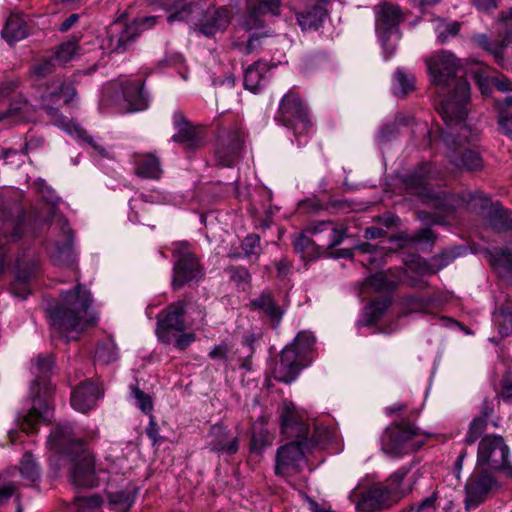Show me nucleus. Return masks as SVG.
Here are the masks:
<instances>
[{
  "mask_svg": "<svg viewBox=\"0 0 512 512\" xmlns=\"http://www.w3.org/2000/svg\"><path fill=\"white\" fill-rule=\"evenodd\" d=\"M426 66L439 97L436 109L446 126L441 137L449 148L461 146L468 141L470 133L465 124L470 84L466 78L458 76L460 60L450 51L442 50L427 58Z\"/></svg>",
  "mask_w": 512,
  "mask_h": 512,
  "instance_id": "nucleus-1",
  "label": "nucleus"
},
{
  "mask_svg": "<svg viewBox=\"0 0 512 512\" xmlns=\"http://www.w3.org/2000/svg\"><path fill=\"white\" fill-rule=\"evenodd\" d=\"M49 444L57 453L67 455L72 462L71 480L74 485L93 488L98 486L94 458L86 444L75 438L72 424H56L50 435Z\"/></svg>",
  "mask_w": 512,
  "mask_h": 512,
  "instance_id": "nucleus-2",
  "label": "nucleus"
},
{
  "mask_svg": "<svg viewBox=\"0 0 512 512\" xmlns=\"http://www.w3.org/2000/svg\"><path fill=\"white\" fill-rule=\"evenodd\" d=\"M54 364L52 354H39L31 362V373L35 376L29 391L32 405L17 418L20 429L26 433H35L39 424L49 417V397L53 392L50 375Z\"/></svg>",
  "mask_w": 512,
  "mask_h": 512,
  "instance_id": "nucleus-3",
  "label": "nucleus"
},
{
  "mask_svg": "<svg viewBox=\"0 0 512 512\" xmlns=\"http://www.w3.org/2000/svg\"><path fill=\"white\" fill-rule=\"evenodd\" d=\"M61 301L47 309L51 326L67 342L76 340L78 335L90 325L84 319L92 304L90 291L78 284L60 294Z\"/></svg>",
  "mask_w": 512,
  "mask_h": 512,
  "instance_id": "nucleus-4",
  "label": "nucleus"
},
{
  "mask_svg": "<svg viewBox=\"0 0 512 512\" xmlns=\"http://www.w3.org/2000/svg\"><path fill=\"white\" fill-rule=\"evenodd\" d=\"M315 337L312 333L302 331L293 342L287 345L280 354V360L275 363L272 375L275 380L290 384L300 371L308 366L315 357Z\"/></svg>",
  "mask_w": 512,
  "mask_h": 512,
  "instance_id": "nucleus-5",
  "label": "nucleus"
},
{
  "mask_svg": "<svg viewBox=\"0 0 512 512\" xmlns=\"http://www.w3.org/2000/svg\"><path fill=\"white\" fill-rule=\"evenodd\" d=\"M35 184L42 198L51 205L50 218L53 228L57 229L59 234L63 237L62 242L56 241L55 251L51 257L58 265H70L73 263V231L69 226L68 220L62 214L57 213V205L60 198L44 181H38Z\"/></svg>",
  "mask_w": 512,
  "mask_h": 512,
  "instance_id": "nucleus-6",
  "label": "nucleus"
},
{
  "mask_svg": "<svg viewBox=\"0 0 512 512\" xmlns=\"http://www.w3.org/2000/svg\"><path fill=\"white\" fill-rule=\"evenodd\" d=\"M402 20L403 13L397 4L382 2L375 7V31L385 60L391 59L396 52Z\"/></svg>",
  "mask_w": 512,
  "mask_h": 512,
  "instance_id": "nucleus-7",
  "label": "nucleus"
},
{
  "mask_svg": "<svg viewBox=\"0 0 512 512\" xmlns=\"http://www.w3.org/2000/svg\"><path fill=\"white\" fill-rule=\"evenodd\" d=\"M26 227L22 207L13 200L0 196V274L5 265L6 245L9 242L19 241Z\"/></svg>",
  "mask_w": 512,
  "mask_h": 512,
  "instance_id": "nucleus-8",
  "label": "nucleus"
},
{
  "mask_svg": "<svg viewBox=\"0 0 512 512\" xmlns=\"http://www.w3.org/2000/svg\"><path fill=\"white\" fill-rule=\"evenodd\" d=\"M274 120L291 130L295 137L308 135L313 127L307 106L293 91L282 97Z\"/></svg>",
  "mask_w": 512,
  "mask_h": 512,
  "instance_id": "nucleus-9",
  "label": "nucleus"
},
{
  "mask_svg": "<svg viewBox=\"0 0 512 512\" xmlns=\"http://www.w3.org/2000/svg\"><path fill=\"white\" fill-rule=\"evenodd\" d=\"M420 435V429L409 420L401 419L393 422L384 431L381 437L383 452L398 457L421 447L422 442L415 439Z\"/></svg>",
  "mask_w": 512,
  "mask_h": 512,
  "instance_id": "nucleus-10",
  "label": "nucleus"
},
{
  "mask_svg": "<svg viewBox=\"0 0 512 512\" xmlns=\"http://www.w3.org/2000/svg\"><path fill=\"white\" fill-rule=\"evenodd\" d=\"M432 171V165L423 163L412 174L405 179L406 187L413 193L422 197L423 202L436 210L451 212L455 206L451 196L446 193H436L428 186L429 174Z\"/></svg>",
  "mask_w": 512,
  "mask_h": 512,
  "instance_id": "nucleus-11",
  "label": "nucleus"
},
{
  "mask_svg": "<svg viewBox=\"0 0 512 512\" xmlns=\"http://www.w3.org/2000/svg\"><path fill=\"white\" fill-rule=\"evenodd\" d=\"M174 256L177 260L173 266L171 282L173 290H178L192 281L198 282L204 277L199 258L189 249L188 244H179V247L174 250Z\"/></svg>",
  "mask_w": 512,
  "mask_h": 512,
  "instance_id": "nucleus-12",
  "label": "nucleus"
},
{
  "mask_svg": "<svg viewBox=\"0 0 512 512\" xmlns=\"http://www.w3.org/2000/svg\"><path fill=\"white\" fill-rule=\"evenodd\" d=\"M185 314L186 303L183 300L169 304L158 313L156 317V335L160 342L172 344L174 334L185 331Z\"/></svg>",
  "mask_w": 512,
  "mask_h": 512,
  "instance_id": "nucleus-13",
  "label": "nucleus"
},
{
  "mask_svg": "<svg viewBox=\"0 0 512 512\" xmlns=\"http://www.w3.org/2000/svg\"><path fill=\"white\" fill-rule=\"evenodd\" d=\"M510 450L500 435H488L478 445L477 467L491 471H500L505 467Z\"/></svg>",
  "mask_w": 512,
  "mask_h": 512,
  "instance_id": "nucleus-14",
  "label": "nucleus"
},
{
  "mask_svg": "<svg viewBox=\"0 0 512 512\" xmlns=\"http://www.w3.org/2000/svg\"><path fill=\"white\" fill-rule=\"evenodd\" d=\"M497 488L498 482L496 478L488 470L477 467L468 477L464 487L465 510L469 512L471 509L477 508Z\"/></svg>",
  "mask_w": 512,
  "mask_h": 512,
  "instance_id": "nucleus-15",
  "label": "nucleus"
},
{
  "mask_svg": "<svg viewBox=\"0 0 512 512\" xmlns=\"http://www.w3.org/2000/svg\"><path fill=\"white\" fill-rule=\"evenodd\" d=\"M308 451L300 441H290L277 449L275 474L289 477L301 472Z\"/></svg>",
  "mask_w": 512,
  "mask_h": 512,
  "instance_id": "nucleus-16",
  "label": "nucleus"
},
{
  "mask_svg": "<svg viewBox=\"0 0 512 512\" xmlns=\"http://www.w3.org/2000/svg\"><path fill=\"white\" fill-rule=\"evenodd\" d=\"M400 496L382 484H374L360 493L356 507L361 512H381L399 502Z\"/></svg>",
  "mask_w": 512,
  "mask_h": 512,
  "instance_id": "nucleus-17",
  "label": "nucleus"
},
{
  "mask_svg": "<svg viewBox=\"0 0 512 512\" xmlns=\"http://www.w3.org/2000/svg\"><path fill=\"white\" fill-rule=\"evenodd\" d=\"M194 30L206 37H212L218 32H223L231 22V11L225 6L211 7L205 0V11L196 18Z\"/></svg>",
  "mask_w": 512,
  "mask_h": 512,
  "instance_id": "nucleus-18",
  "label": "nucleus"
},
{
  "mask_svg": "<svg viewBox=\"0 0 512 512\" xmlns=\"http://www.w3.org/2000/svg\"><path fill=\"white\" fill-rule=\"evenodd\" d=\"M243 135L240 130L233 128L223 131L215 149L216 161L223 167H233L243 147Z\"/></svg>",
  "mask_w": 512,
  "mask_h": 512,
  "instance_id": "nucleus-19",
  "label": "nucleus"
},
{
  "mask_svg": "<svg viewBox=\"0 0 512 512\" xmlns=\"http://www.w3.org/2000/svg\"><path fill=\"white\" fill-rule=\"evenodd\" d=\"M162 7L168 23L188 22L205 11V0H162Z\"/></svg>",
  "mask_w": 512,
  "mask_h": 512,
  "instance_id": "nucleus-20",
  "label": "nucleus"
},
{
  "mask_svg": "<svg viewBox=\"0 0 512 512\" xmlns=\"http://www.w3.org/2000/svg\"><path fill=\"white\" fill-rule=\"evenodd\" d=\"M173 124L177 132L172 136L173 142L183 145L189 150L200 148L204 143L203 129L189 122L182 112L173 114Z\"/></svg>",
  "mask_w": 512,
  "mask_h": 512,
  "instance_id": "nucleus-21",
  "label": "nucleus"
},
{
  "mask_svg": "<svg viewBox=\"0 0 512 512\" xmlns=\"http://www.w3.org/2000/svg\"><path fill=\"white\" fill-rule=\"evenodd\" d=\"M329 0H306V6L302 10L295 11L297 24L302 31H317L323 26L328 17L326 4Z\"/></svg>",
  "mask_w": 512,
  "mask_h": 512,
  "instance_id": "nucleus-22",
  "label": "nucleus"
},
{
  "mask_svg": "<svg viewBox=\"0 0 512 512\" xmlns=\"http://www.w3.org/2000/svg\"><path fill=\"white\" fill-rule=\"evenodd\" d=\"M139 36L137 25L121 20L113 22L107 31L108 47L111 52L124 53Z\"/></svg>",
  "mask_w": 512,
  "mask_h": 512,
  "instance_id": "nucleus-23",
  "label": "nucleus"
},
{
  "mask_svg": "<svg viewBox=\"0 0 512 512\" xmlns=\"http://www.w3.org/2000/svg\"><path fill=\"white\" fill-rule=\"evenodd\" d=\"M281 433L291 441H300L310 434L306 418L293 406H285L281 412Z\"/></svg>",
  "mask_w": 512,
  "mask_h": 512,
  "instance_id": "nucleus-24",
  "label": "nucleus"
},
{
  "mask_svg": "<svg viewBox=\"0 0 512 512\" xmlns=\"http://www.w3.org/2000/svg\"><path fill=\"white\" fill-rule=\"evenodd\" d=\"M208 438V448L211 452L232 456L239 450L238 437L223 425H213L209 431Z\"/></svg>",
  "mask_w": 512,
  "mask_h": 512,
  "instance_id": "nucleus-25",
  "label": "nucleus"
},
{
  "mask_svg": "<svg viewBox=\"0 0 512 512\" xmlns=\"http://www.w3.org/2000/svg\"><path fill=\"white\" fill-rule=\"evenodd\" d=\"M250 307L252 310L264 313L273 329L279 328L285 309L278 305L270 290H264L258 297L252 299Z\"/></svg>",
  "mask_w": 512,
  "mask_h": 512,
  "instance_id": "nucleus-26",
  "label": "nucleus"
},
{
  "mask_svg": "<svg viewBox=\"0 0 512 512\" xmlns=\"http://www.w3.org/2000/svg\"><path fill=\"white\" fill-rule=\"evenodd\" d=\"M100 397L98 386L90 380H85L72 390L70 402L75 410L86 413L95 407Z\"/></svg>",
  "mask_w": 512,
  "mask_h": 512,
  "instance_id": "nucleus-27",
  "label": "nucleus"
},
{
  "mask_svg": "<svg viewBox=\"0 0 512 512\" xmlns=\"http://www.w3.org/2000/svg\"><path fill=\"white\" fill-rule=\"evenodd\" d=\"M132 164L134 173L140 178L159 180L162 177L161 160L155 153H134Z\"/></svg>",
  "mask_w": 512,
  "mask_h": 512,
  "instance_id": "nucleus-28",
  "label": "nucleus"
},
{
  "mask_svg": "<svg viewBox=\"0 0 512 512\" xmlns=\"http://www.w3.org/2000/svg\"><path fill=\"white\" fill-rule=\"evenodd\" d=\"M143 86L144 83L141 80L127 81L123 85V97L129 112L142 111L148 107V96Z\"/></svg>",
  "mask_w": 512,
  "mask_h": 512,
  "instance_id": "nucleus-29",
  "label": "nucleus"
},
{
  "mask_svg": "<svg viewBox=\"0 0 512 512\" xmlns=\"http://www.w3.org/2000/svg\"><path fill=\"white\" fill-rule=\"evenodd\" d=\"M41 109H43L46 114L50 117V119L54 122V124L61 126L63 129L67 131L70 130V122L67 119V117L63 116L59 112V105L61 102V99L59 97V92H57L56 88L54 87L51 90L45 91L41 95Z\"/></svg>",
  "mask_w": 512,
  "mask_h": 512,
  "instance_id": "nucleus-30",
  "label": "nucleus"
},
{
  "mask_svg": "<svg viewBox=\"0 0 512 512\" xmlns=\"http://www.w3.org/2000/svg\"><path fill=\"white\" fill-rule=\"evenodd\" d=\"M269 70V65L266 61L260 59L251 64L244 71L243 86L245 89L256 92L260 89L262 83L265 81L266 73Z\"/></svg>",
  "mask_w": 512,
  "mask_h": 512,
  "instance_id": "nucleus-31",
  "label": "nucleus"
},
{
  "mask_svg": "<svg viewBox=\"0 0 512 512\" xmlns=\"http://www.w3.org/2000/svg\"><path fill=\"white\" fill-rule=\"evenodd\" d=\"M28 36L27 25L24 19L19 15H10L2 30V37L13 44L23 40Z\"/></svg>",
  "mask_w": 512,
  "mask_h": 512,
  "instance_id": "nucleus-32",
  "label": "nucleus"
},
{
  "mask_svg": "<svg viewBox=\"0 0 512 512\" xmlns=\"http://www.w3.org/2000/svg\"><path fill=\"white\" fill-rule=\"evenodd\" d=\"M260 339V335L255 333H248L242 338V348L237 350L239 367L247 372L251 371L252 358L255 353V344Z\"/></svg>",
  "mask_w": 512,
  "mask_h": 512,
  "instance_id": "nucleus-33",
  "label": "nucleus"
},
{
  "mask_svg": "<svg viewBox=\"0 0 512 512\" xmlns=\"http://www.w3.org/2000/svg\"><path fill=\"white\" fill-rule=\"evenodd\" d=\"M472 40L480 48L490 53L497 63H501L504 59V52L509 44L503 37L500 41H492L486 34L473 35Z\"/></svg>",
  "mask_w": 512,
  "mask_h": 512,
  "instance_id": "nucleus-34",
  "label": "nucleus"
},
{
  "mask_svg": "<svg viewBox=\"0 0 512 512\" xmlns=\"http://www.w3.org/2000/svg\"><path fill=\"white\" fill-rule=\"evenodd\" d=\"M450 162L460 169H466L468 171H476L482 168L483 161L479 152L475 150L467 149L456 155L452 153L449 155Z\"/></svg>",
  "mask_w": 512,
  "mask_h": 512,
  "instance_id": "nucleus-35",
  "label": "nucleus"
},
{
  "mask_svg": "<svg viewBox=\"0 0 512 512\" xmlns=\"http://www.w3.org/2000/svg\"><path fill=\"white\" fill-rule=\"evenodd\" d=\"M293 248L303 260L313 261L318 259L321 254V247L304 234L298 235L293 240Z\"/></svg>",
  "mask_w": 512,
  "mask_h": 512,
  "instance_id": "nucleus-36",
  "label": "nucleus"
},
{
  "mask_svg": "<svg viewBox=\"0 0 512 512\" xmlns=\"http://www.w3.org/2000/svg\"><path fill=\"white\" fill-rule=\"evenodd\" d=\"M390 299L378 298L371 301V303L364 309V319L358 322L359 326H370L376 323L386 312L390 306Z\"/></svg>",
  "mask_w": 512,
  "mask_h": 512,
  "instance_id": "nucleus-37",
  "label": "nucleus"
},
{
  "mask_svg": "<svg viewBox=\"0 0 512 512\" xmlns=\"http://www.w3.org/2000/svg\"><path fill=\"white\" fill-rule=\"evenodd\" d=\"M260 236L257 234H248L241 242V249L243 251V254L239 252H230L229 257L230 258H258L261 254V246H260Z\"/></svg>",
  "mask_w": 512,
  "mask_h": 512,
  "instance_id": "nucleus-38",
  "label": "nucleus"
},
{
  "mask_svg": "<svg viewBox=\"0 0 512 512\" xmlns=\"http://www.w3.org/2000/svg\"><path fill=\"white\" fill-rule=\"evenodd\" d=\"M365 285L377 292H390L397 288L398 281L389 278L385 272H377L366 278Z\"/></svg>",
  "mask_w": 512,
  "mask_h": 512,
  "instance_id": "nucleus-39",
  "label": "nucleus"
},
{
  "mask_svg": "<svg viewBox=\"0 0 512 512\" xmlns=\"http://www.w3.org/2000/svg\"><path fill=\"white\" fill-rule=\"evenodd\" d=\"M118 359V348L112 339H105L98 343L95 352V361L100 364H110Z\"/></svg>",
  "mask_w": 512,
  "mask_h": 512,
  "instance_id": "nucleus-40",
  "label": "nucleus"
},
{
  "mask_svg": "<svg viewBox=\"0 0 512 512\" xmlns=\"http://www.w3.org/2000/svg\"><path fill=\"white\" fill-rule=\"evenodd\" d=\"M264 16L265 15L257 9L254 3L249 1L247 3V11L242 17L240 26L246 31L262 28L265 24Z\"/></svg>",
  "mask_w": 512,
  "mask_h": 512,
  "instance_id": "nucleus-41",
  "label": "nucleus"
},
{
  "mask_svg": "<svg viewBox=\"0 0 512 512\" xmlns=\"http://www.w3.org/2000/svg\"><path fill=\"white\" fill-rule=\"evenodd\" d=\"M489 224L497 232L512 230V218L509 211L504 208L494 209L489 213Z\"/></svg>",
  "mask_w": 512,
  "mask_h": 512,
  "instance_id": "nucleus-42",
  "label": "nucleus"
},
{
  "mask_svg": "<svg viewBox=\"0 0 512 512\" xmlns=\"http://www.w3.org/2000/svg\"><path fill=\"white\" fill-rule=\"evenodd\" d=\"M331 438V432L324 426H314L313 432L306 439L301 440L304 448L309 452L313 448L324 446Z\"/></svg>",
  "mask_w": 512,
  "mask_h": 512,
  "instance_id": "nucleus-43",
  "label": "nucleus"
},
{
  "mask_svg": "<svg viewBox=\"0 0 512 512\" xmlns=\"http://www.w3.org/2000/svg\"><path fill=\"white\" fill-rule=\"evenodd\" d=\"M135 501V494L130 491H116L108 493L109 505L119 511H127Z\"/></svg>",
  "mask_w": 512,
  "mask_h": 512,
  "instance_id": "nucleus-44",
  "label": "nucleus"
},
{
  "mask_svg": "<svg viewBox=\"0 0 512 512\" xmlns=\"http://www.w3.org/2000/svg\"><path fill=\"white\" fill-rule=\"evenodd\" d=\"M490 263L496 270L504 272L512 278V252L497 249L491 255Z\"/></svg>",
  "mask_w": 512,
  "mask_h": 512,
  "instance_id": "nucleus-45",
  "label": "nucleus"
},
{
  "mask_svg": "<svg viewBox=\"0 0 512 512\" xmlns=\"http://www.w3.org/2000/svg\"><path fill=\"white\" fill-rule=\"evenodd\" d=\"M461 28V24L458 21L446 22L439 20L435 27V33L437 41L440 44H445L450 38L458 35Z\"/></svg>",
  "mask_w": 512,
  "mask_h": 512,
  "instance_id": "nucleus-46",
  "label": "nucleus"
},
{
  "mask_svg": "<svg viewBox=\"0 0 512 512\" xmlns=\"http://www.w3.org/2000/svg\"><path fill=\"white\" fill-rule=\"evenodd\" d=\"M21 476L31 482H36L40 478V469L31 453H25L20 462Z\"/></svg>",
  "mask_w": 512,
  "mask_h": 512,
  "instance_id": "nucleus-47",
  "label": "nucleus"
},
{
  "mask_svg": "<svg viewBox=\"0 0 512 512\" xmlns=\"http://www.w3.org/2000/svg\"><path fill=\"white\" fill-rule=\"evenodd\" d=\"M70 133L74 132L75 135L82 139L85 143L90 145L92 149L102 157L108 158L109 152L108 150L97 142L92 136H90L85 129H83L80 125L75 123H70Z\"/></svg>",
  "mask_w": 512,
  "mask_h": 512,
  "instance_id": "nucleus-48",
  "label": "nucleus"
},
{
  "mask_svg": "<svg viewBox=\"0 0 512 512\" xmlns=\"http://www.w3.org/2000/svg\"><path fill=\"white\" fill-rule=\"evenodd\" d=\"M103 501L99 495L78 496L74 499L75 512H93L99 509Z\"/></svg>",
  "mask_w": 512,
  "mask_h": 512,
  "instance_id": "nucleus-49",
  "label": "nucleus"
},
{
  "mask_svg": "<svg viewBox=\"0 0 512 512\" xmlns=\"http://www.w3.org/2000/svg\"><path fill=\"white\" fill-rule=\"evenodd\" d=\"M77 51V41L69 40L61 43L55 52L52 54V57L57 62V64L63 65L70 61Z\"/></svg>",
  "mask_w": 512,
  "mask_h": 512,
  "instance_id": "nucleus-50",
  "label": "nucleus"
},
{
  "mask_svg": "<svg viewBox=\"0 0 512 512\" xmlns=\"http://www.w3.org/2000/svg\"><path fill=\"white\" fill-rule=\"evenodd\" d=\"M488 424V420L481 417L476 416L470 423L468 431L464 438V443L466 445L474 444L479 437L485 432Z\"/></svg>",
  "mask_w": 512,
  "mask_h": 512,
  "instance_id": "nucleus-51",
  "label": "nucleus"
},
{
  "mask_svg": "<svg viewBox=\"0 0 512 512\" xmlns=\"http://www.w3.org/2000/svg\"><path fill=\"white\" fill-rule=\"evenodd\" d=\"M272 36L273 35L270 30H266L262 33L255 32L251 34L243 52L245 54L259 52L264 48V46L267 44L268 39L271 38Z\"/></svg>",
  "mask_w": 512,
  "mask_h": 512,
  "instance_id": "nucleus-52",
  "label": "nucleus"
},
{
  "mask_svg": "<svg viewBox=\"0 0 512 512\" xmlns=\"http://www.w3.org/2000/svg\"><path fill=\"white\" fill-rule=\"evenodd\" d=\"M407 119L404 117H396L393 122L384 124L379 131V139L382 142H388L399 135V127L406 125Z\"/></svg>",
  "mask_w": 512,
  "mask_h": 512,
  "instance_id": "nucleus-53",
  "label": "nucleus"
},
{
  "mask_svg": "<svg viewBox=\"0 0 512 512\" xmlns=\"http://www.w3.org/2000/svg\"><path fill=\"white\" fill-rule=\"evenodd\" d=\"M272 437L267 430L261 429L258 432L252 434L250 442V452L255 454H261L264 449L271 445Z\"/></svg>",
  "mask_w": 512,
  "mask_h": 512,
  "instance_id": "nucleus-54",
  "label": "nucleus"
},
{
  "mask_svg": "<svg viewBox=\"0 0 512 512\" xmlns=\"http://www.w3.org/2000/svg\"><path fill=\"white\" fill-rule=\"evenodd\" d=\"M409 471H410V468L404 466V467H401L398 470H396L389 477V482H390V486H391L389 488L392 489L394 495H399L400 499L410 491V489L404 490V489H401V487H400L402 481L407 476Z\"/></svg>",
  "mask_w": 512,
  "mask_h": 512,
  "instance_id": "nucleus-55",
  "label": "nucleus"
},
{
  "mask_svg": "<svg viewBox=\"0 0 512 512\" xmlns=\"http://www.w3.org/2000/svg\"><path fill=\"white\" fill-rule=\"evenodd\" d=\"M408 270L415 272L419 275L424 274H435L433 262H428L426 259L420 256H413L412 259L407 263Z\"/></svg>",
  "mask_w": 512,
  "mask_h": 512,
  "instance_id": "nucleus-56",
  "label": "nucleus"
},
{
  "mask_svg": "<svg viewBox=\"0 0 512 512\" xmlns=\"http://www.w3.org/2000/svg\"><path fill=\"white\" fill-rule=\"evenodd\" d=\"M405 239L409 243L429 244L432 247L436 241V235L430 228H421L412 235L406 236Z\"/></svg>",
  "mask_w": 512,
  "mask_h": 512,
  "instance_id": "nucleus-57",
  "label": "nucleus"
},
{
  "mask_svg": "<svg viewBox=\"0 0 512 512\" xmlns=\"http://www.w3.org/2000/svg\"><path fill=\"white\" fill-rule=\"evenodd\" d=\"M226 273L229 275L230 281L237 286L247 284L251 280L248 269L243 266H230L226 269Z\"/></svg>",
  "mask_w": 512,
  "mask_h": 512,
  "instance_id": "nucleus-58",
  "label": "nucleus"
},
{
  "mask_svg": "<svg viewBox=\"0 0 512 512\" xmlns=\"http://www.w3.org/2000/svg\"><path fill=\"white\" fill-rule=\"evenodd\" d=\"M396 83L399 86V92L402 96L414 90V77L407 75L403 70L397 69L394 74Z\"/></svg>",
  "mask_w": 512,
  "mask_h": 512,
  "instance_id": "nucleus-59",
  "label": "nucleus"
},
{
  "mask_svg": "<svg viewBox=\"0 0 512 512\" xmlns=\"http://www.w3.org/2000/svg\"><path fill=\"white\" fill-rule=\"evenodd\" d=\"M35 264L31 263L23 266V263L18 260L17 261V272L15 282L16 285H29L30 278L35 271Z\"/></svg>",
  "mask_w": 512,
  "mask_h": 512,
  "instance_id": "nucleus-60",
  "label": "nucleus"
},
{
  "mask_svg": "<svg viewBox=\"0 0 512 512\" xmlns=\"http://www.w3.org/2000/svg\"><path fill=\"white\" fill-rule=\"evenodd\" d=\"M252 2L264 15L277 16L280 14L281 0H252Z\"/></svg>",
  "mask_w": 512,
  "mask_h": 512,
  "instance_id": "nucleus-61",
  "label": "nucleus"
},
{
  "mask_svg": "<svg viewBox=\"0 0 512 512\" xmlns=\"http://www.w3.org/2000/svg\"><path fill=\"white\" fill-rule=\"evenodd\" d=\"M498 129L499 131L512 138V112L501 109L498 114Z\"/></svg>",
  "mask_w": 512,
  "mask_h": 512,
  "instance_id": "nucleus-62",
  "label": "nucleus"
},
{
  "mask_svg": "<svg viewBox=\"0 0 512 512\" xmlns=\"http://www.w3.org/2000/svg\"><path fill=\"white\" fill-rule=\"evenodd\" d=\"M132 394L136 400V405L144 413H150L153 409V403L151 397L140 390L138 387L132 389Z\"/></svg>",
  "mask_w": 512,
  "mask_h": 512,
  "instance_id": "nucleus-63",
  "label": "nucleus"
},
{
  "mask_svg": "<svg viewBox=\"0 0 512 512\" xmlns=\"http://www.w3.org/2000/svg\"><path fill=\"white\" fill-rule=\"evenodd\" d=\"M500 21L503 24V37L512 43V7L500 13Z\"/></svg>",
  "mask_w": 512,
  "mask_h": 512,
  "instance_id": "nucleus-64",
  "label": "nucleus"
}]
</instances>
